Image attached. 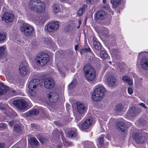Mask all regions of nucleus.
Instances as JSON below:
<instances>
[{
  "label": "nucleus",
  "instance_id": "obj_50",
  "mask_svg": "<svg viewBox=\"0 0 148 148\" xmlns=\"http://www.w3.org/2000/svg\"><path fill=\"white\" fill-rule=\"evenodd\" d=\"M92 41L93 42V44H94V43L95 42H98L97 41V39L94 36H93L92 37Z\"/></svg>",
  "mask_w": 148,
  "mask_h": 148
},
{
  "label": "nucleus",
  "instance_id": "obj_53",
  "mask_svg": "<svg viewBox=\"0 0 148 148\" xmlns=\"http://www.w3.org/2000/svg\"><path fill=\"white\" fill-rule=\"evenodd\" d=\"M14 124V122L13 121H10L9 123V124L10 126H12Z\"/></svg>",
  "mask_w": 148,
  "mask_h": 148
},
{
  "label": "nucleus",
  "instance_id": "obj_8",
  "mask_svg": "<svg viewBox=\"0 0 148 148\" xmlns=\"http://www.w3.org/2000/svg\"><path fill=\"white\" fill-rule=\"evenodd\" d=\"M55 63L56 65L57 69L58 70L60 74L62 75V76H63L64 72L65 71H68L69 69L64 66L63 64V61L62 60L56 59Z\"/></svg>",
  "mask_w": 148,
  "mask_h": 148
},
{
  "label": "nucleus",
  "instance_id": "obj_37",
  "mask_svg": "<svg viewBox=\"0 0 148 148\" xmlns=\"http://www.w3.org/2000/svg\"><path fill=\"white\" fill-rule=\"evenodd\" d=\"M83 114H81L78 113L75 114V117L76 120L77 121H79L83 117Z\"/></svg>",
  "mask_w": 148,
  "mask_h": 148
},
{
  "label": "nucleus",
  "instance_id": "obj_20",
  "mask_svg": "<svg viewBox=\"0 0 148 148\" xmlns=\"http://www.w3.org/2000/svg\"><path fill=\"white\" fill-rule=\"evenodd\" d=\"M48 97L49 98H52L53 102H55L57 101L59 98L58 94L55 92H51L48 95Z\"/></svg>",
  "mask_w": 148,
  "mask_h": 148
},
{
  "label": "nucleus",
  "instance_id": "obj_43",
  "mask_svg": "<svg viewBox=\"0 0 148 148\" xmlns=\"http://www.w3.org/2000/svg\"><path fill=\"white\" fill-rule=\"evenodd\" d=\"M6 127V125L4 123H0V130H2Z\"/></svg>",
  "mask_w": 148,
  "mask_h": 148
},
{
  "label": "nucleus",
  "instance_id": "obj_22",
  "mask_svg": "<svg viewBox=\"0 0 148 148\" xmlns=\"http://www.w3.org/2000/svg\"><path fill=\"white\" fill-rule=\"evenodd\" d=\"M122 80L127 82L130 86H132L133 84L132 79H131L127 76L124 75L122 77Z\"/></svg>",
  "mask_w": 148,
  "mask_h": 148
},
{
  "label": "nucleus",
  "instance_id": "obj_27",
  "mask_svg": "<svg viewBox=\"0 0 148 148\" xmlns=\"http://www.w3.org/2000/svg\"><path fill=\"white\" fill-rule=\"evenodd\" d=\"M121 0H111V2L112 4L113 7L116 8L118 7L121 3Z\"/></svg>",
  "mask_w": 148,
  "mask_h": 148
},
{
  "label": "nucleus",
  "instance_id": "obj_47",
  "mask_svg": "<svg viewBox=\"0 0 148 148\" xmlns=\"http://www.w3.org/2000/svg\"><path fill=\"white\" fill-rule=\"evenodd\" d=\"M87 6L86 5H84L80 8L84 12L87 8Z\"/></svg>",
  "mask_w": 148,
  "mask_h": 148
},
{
  "label": "nucleus",
  "instance_id": "obj_59",
  "mask_svg": "<svg viewBox=\"0 0 148 148\" xmlns=\"http://www.w3.org/2000/svg\"><path fill=\"white\" fill-rule=\"evenodd\" d=\"M103 3H105L106 2V0H103Z\"/></svg>",
  "mask_w": 148,
  "mask_h": 148
},
{
  "label": "nucleus",
  "instance_id": "obj_25",
  "mask_svg": "<svg viewBox=\"0 0 148 148\" xmlns=\"http://www.w3.org/2000/svg\"><path fill=\"white\" fill-rule=\"evenodd\" d=\"M52 24L50 23H47L45 27V29L49 32H53L54 31L52 27Z\"/></svg>",
  "mask_w": 148,
  "mask_h": 148
},
{
  "label": "nucleus",
  "instance_id": "obj_16",
  "mask_svg": "<svg viewBox=\"0 0 148 148\" xmlns=\"http://www.w3.org/2000/svg\"><path fill=\"white\" fill-rule=\"evenodd\" d=\"M44 84L45 88L50 89L53 87L54 82L52 79L49 77L44 79Z\"/></svg>",
  "mask_w": 148,
  "mask_h": 148
},
{
  "label": "nucleus",
  "instance_id": "obj_4",
  "mask_svg": "<svg viewBox=\"0 0 148 148\" xmlns=\"http://www.w3.org/2000/svg\"><path fill=\"white\" fill-rule=\"evenodd\" d=\"M85 77L89 81H93L95 79L96 73L94 69L89 64H86L84 68Z\"/></svg>",
  "mask_w": 148,
  "mask_h": 148
},
{
  "label": "nucleus",
  "instance_id": "obj_54",
  "mask_svg": "<svg viewBox=\"0 0 148 148\" xmlns=\"http://www.w3.org/2000/svg\"><path fill=\"white\" fill-rule=\"evenodd\" d=\"M57 148H62V143H60L57 147Z\"/></svg>",
  "mask_w": 148,
  "mask_h": 148
},
{
  "label": "nucleus",
  "instance_id": "obj_14",
  "mask_svg": "<svg viewBox=\"0 0 148 148\" xmlns=\"http://www.w3.org/2000/svg\"><path fill=\"white\" fill-rule=\"evenodd\" d=\"M141 111L140 108L137 109L134 107H132L130 108L127 112V116L130 117H133L137 115L138 113Z\"/></svg>",
  "mask_w": 148,
  "mask_h": 148
},
{
  "label": "nucleus",
  "instance_id": "obj_7",
  "mask_svg": "<svg viewBox=\"0 0 148 148\" xmlns=\"http://www.w3.org/2000/svg\"><path fill=\"white\" fill-rule=\"evenodd\" d=\"M21 32L26 36H30L34 31L33 27L28 24H23L20 28Z\"/></svg>",
  "mask_w": 148,
  "mask_h": 148
},
{
  "label": "nucleus",
  "instance_id": "obj_9",
  "mask_svg": "<svg viewBox=\"0 0 148 148\" xmlns=\"http://www.w3.org/2000/svg\"><path fill=\"white\" fill-rule=\"evenodd\" d=\"M13 103L21 110L26 109L28 106L27 102L23 99L14 100L13 101Z\"/></svg>",
  "mask_w": 148,
  "mask_h": 148
},
{
  "label": "nucleus",
  "instance_id": "obj_57",
  "mask_svg": "<svg viewBox=\"0 0 148 148\" xmlns=\"http://www.w3.org/2000/svg\"><path fill=\"white\" fill-rule=\"evenodd\" d=\"M58 132V130H55L54 131L53 133V134H54L55 132H56V133H57Z\"/></svg>",
  "mask_w": 148,
  "mask_h": 148
},
{
  "label": "nucleus",
  "instance_id": "obj_5",
  "mask_svg": "<svg viewBox=\"0 0 148 148\" xmlns=\"http://www.w3.org/2000/svg\"><path fill=\"white\" fill-rule=\"evenodd\" d=\"M49 60V55L44 53H41L37 55L36 58L38 65L40 66H43L46 64Z\"/></svg>",
  "mask_w": 148,
  "mask_h": 148
},
{
  "label": "nucleus",
  "instance_id": "obj_31",
  "mask_svg": "<svg viewBox=\"0 0 148 148\" xmlns=\"http://www.w3.org/2000/svg\"><path fill=\"white\" fill-rule=\"evenodd\" d=\"M68 135L69 137H75L77 136V133L75 131L70 130L68 132Z\"/></svg>",
  "mask_w": 148,
  "mask_h": 148
},
{
  "label": "nucleus",
  "instance_id": "obj_30",
  "mask_svg": "<svg viewBox=\"0 0 148 148\" xmlns=\"http://www.w3.org/2000/svg\"><path fill=\"white\" fill-rule=\"evenodd\" d=\"M100 55L101 57L103 59H108L109 57L106 51L104 50H102L100 52Z\"/></svg>",
  "mask_w": 148,
  "mask_h": 148
},
{
  "label": "nucleus",
  "instance_id": "obj_44",
  "mask_svg": "<svg viewBox=\"0 0 148 148\" xmlns=\"http://www.w3.org/2000/svg\"><path fill=\"white\" fill-rule=\"evenodd\" d=\"M84 12L80 9V8L78 11L77 12V14L79 16H81L82 15L83 12Z\"/></svg>",
  "mask_w": 148,
  "mask_h": 148
},
{
  "label": "nucleus",
  "instance_id": "obj_19",
  "mask_svg": "<svg viewBox=\"0 0 148 148\" xmlns=\"http://www.w3.org/2000/svg\"><path fill=\"white\" fill-rule=\"evenodd\" d=\"M106 15V13L104 11L100 10L97 13L95 19L97 21L99 19L102 20L104 18Z\"/></svg>",
  "mask_w": 148,
  "mask_h": 148
},
{
  "label": "nucleus",
  "instance_id": "obj_38",
  "mask_svg": "<svg viewBox=\"0 0 148 148\" xmlns=\"http://www.w3.org/2000/svg\"><path fill=\"white\" fill-rule=\"evenodd\" d=\"M98 142L99 145L100 146H101L103 143V135H101L100 137L98 138Z\"/></svg>",
  "mask_w": 148,
  "mask_h": 148
},
{
  "label": "nucleus",
  "instance_id": "obj_13",
  "mask_svg": "<svg viewBox=\"0 0 148 148\" xmlns=\"http://www.w3.org/2000/svg\"><path fill=\"white\" fill-rule=\"evenodd\" d=\"M14 17V15L8 12L5 13L3 15L2 19L6 23H9L12 21Z\"/></svg>",
  "mask_w": 148,
  "mask_h": 148
},
{
  "label": "nucleus",
  "instance_id": "obj_6",
  "mask_svg": "<svg viewBox=\"0 0 148 148\" xmlns=\"http://www.w3.org/2000/svg\"><path fill=\"white\" fill-rule=\"evenodd\" d=\"M6 93L9 96L15 95L16 94V91L11 89L3 83L0 82V95H3Z\"/></svg>",
  "mask_w": 148,
  "mask_h": 148
},
{
  "label": "nucleus",
  "instance_id": "obj_56",
  "mask_svg": "<svg viewBox=\"0 0 148 148\" xmlns=\"http://www.w3.org/2000/svg\"><path fill=\"white\" fill-rule=\"evenodd\" d=\"M90 48H88L87 49H84V51H90Z\"/></svg>",
  "mask_w": 148,
  "mask_h": 148
},
{
  "label": "nucleus",
  "instance_id": "obj_3",
  "mask_svg": "<svg viewBox=\"0 0 148 148\" xmlns=\"http://www.w3.org/2000/svg\"><path fill=\"white\" fill-rule=\"evenodd\" d=\"M40 84V81L37 79H33L29 83V93L31 96H35L36 95Z\"/></svg>",
  "mask_w": 148,
  "mask_h": 148
},
{
  "label": "nucleus",
  "instance_id": "obj_42",
  "mask_svg": "<svg viewBox=\"0 0 148 148\" xmlns=\"http://www.w3.org/2000/svg\"><path fill=\"white\" fill-rule=\"evenodd\" d=\"M148 52L146 51L141 52L139 53L138 56L140 57L141 56H148Z\"/></svg>",
  "mask_w": 148,
  "mask_h": 148
},
{
  "label": "nucleus",
  "instance_id": "obj_41",
  "mask_svg": "<svg viewBox=\"0 0 148 148\" xmlns=\"http://www.w3.org/2000/svg\"><path fill=\"white\" fill-rule=\"evenodd\" d=\"M60 134L62 137V140L63 141V144L64 145H69V142L67 140L65 139V138H64L63 136V133L62 132H60Z\"/></svg>",
  "mask_w": 148,
  "mask_h": 148
},
{
  "label": "nucleus",
  "instance_id": "obj_17",
  "mask_svg": "<svg viewBox=\"0 0 148 148\" xmlns=\"http://www.w3.org/2000/svg\"><path fill=\"white\" fill-rule=\"evenodd\" d=\"M140 65L143 70H148V58L146 57H143L140 60Z\"/></svg>",
  "mask_w": 148,
  "mask_h": 148
},
{
  "label": "nucleus",
  "instance_id": "obj_15",
  "mask_svg": "<svg viewBox=\"0 0 148 148\" xmlns=\"http://www.w3.org/2000/svg\"><path fill=\"white\" fill-rule=\"evenodd\" d=\"M76 109L78 113L84 114L86 112L87 108L82 103L78 102L76 103Z\"/></svg>",
  "mask_w": 148,
  "mask_h": 148
},
{
  "label": "nucleus",
  "instance_id": "obj_32",
  "mask_svg": "<svg viewBox=\"0 0 148 148\" xmlns=\"http://www.w3.org/2000/svg\"><path fill=\"white\" fill-rule=\"evenodd\" d=\"M53 12L56 13L60 12V9L59 6L55 4H54L53 6Z\"/></svg>",
  "mask_w": 148,
  "mask_h": 148
},
{
  "label": "nucleus",
  "instance_id": "obj_63",
  "mask_svg": "<svg viewBox=\"0 0 148 148\" xmlns=\"http://www.w3.org/2000/svg\"><path fill=\"white\" fill-rule=\"evenodd\" d=\"M14 115H16V112H14Z\"/></svg>",
  "mask_w": 148,
  "mask_h": 148
},
{
  "label": "nucleus",
  "instance_id": "obj_40",
  "mask_svg": "<svg viewBox=\"0 0 148 148\" xmlns=\"http://www.w3.org/2000/svg\"><path fill=\"white\" fill-rule=\"evenodd\" d=\"M101 34L105 36H107L109 34V31L106 28H103Z\"/></svg>",
  "mask_w": 148,
  "mask_h": 148
},
{
  "label": "nucleus",
  "instance_id": "obj_34",
  "mask_svg": "<svg viewBox=\"0 0 148 148\" xmlns=\"http://www.w3.org/2000/svg\"><path fill=\"white\" fill-rule=\"evenodd\" d=\"M77 84V82L75 80H73L68 86L69 88L70 89H73L76 86Z\"/></svg>",
  "mask_w": 148,
  "mask_h": 148
},
{
  "label": "nucleus",
  "instance_id": "obj_45",
  "mask_svg": "<svg viewBox=\"0 0 148 148\" xmlns=\"http://www.w3.org/2000/svg\"><path fill=\"white\" fill-rule=\"evenodd\" d=\"M51 42V40L48 39H46L45 41V43L48 45H50Z\"/></svg>",
  "mask_w": 148,
  "mask_h": 148
},
{
  "label": "nucleus",
  "instance_id": "obj_33",
  "mask_svg": "<svg viewBox=\"0 0 148 148\" xmlns=\"http://www.w3.org/2000/svg\"><path fill=\"white\" fill-rule=\"evenodd\" d=\"M5 47L4 46L0 47V58L3 57L5 55L6 53L4 52Z\"/></svg>",
  "mask_w": 148,
  "mask_h": 148
},
{
  "label": "nucleus",
  "instance_id": "obj_52",
  "mask_svg": "<svg viewBox=\"0 0 148 148\" xmlns=\"http://www.w3.org/2000/svg\"><path fill=\"white\" fill-rule=\"evenodd\" d=\"M62 2H67L68 3L71 2V0H61Z\"/></svg>",
  "mask_w": 148,
  "mask_h": 148
},
{
  "label": "nucleus",
  "instance_id": "obj_58",
  "mask_svg": "<svg viewBox=\"0 0 148 148\" xmlns=\"http://www.w3.org/2000/svg\"><path fill=\"white\" fill-rule=\"evenodd\" d=\"M78 22H79V25H80L81 24V20H79V21H78Z\"/></svg>",
  "mask_w": 148,
  "mask_h": 148
},
{
  "label": "nucleus",
  "instance_id": "obj_64",
  "mask_svg": "<svg viewBox=\"0 0 148 148\" xmlns=\"http://www.w3.org/2000/svg\"><path fill=\"white\" fill-rule=\"evenodd\" d=\"M79 27H80V25H79V26H78L77 27V28L78 29V28H79Z\"/></svg>",
  "mask_w": 148,
  "mask_h": 148
},
{
  "label": "nucleus",
  "instance_id": "obj_23",
  "mask_svg": "<svg viewBox=\"0 0 148 148\" xmlns=\"http://www.w3.org/2000/svg\"><path fill=\"white\" fill-rule=\"evenodd\" d=\"M83 144L84 148H94L95 147V145L92 142L86 141L84 142Z\"/></svg>",
  "mask_w": 148,
  "mask_h": 148
},
{
  "label": "nucleus",
  "instance_id": "obj_49",
  "mask_svg": "<svg viewBox=\"0 0 148 148\" xmlns=\"http://www.w3.org/2000/svg\"><path fill=\"white\" fill-rule=\"evenodd\" d=\"M139 105L145 108H147V107L145 105V104L143 103H140L139 104Z\"/></svg>",
  "mask_w": 148,
  "mask_h": 148
},
{
  "label": "nucleus",
  "instance_id": "obj_12",
  "mask_svg": "<svg viewBox=\"0 0 148 148\" xmlns=\"http://www.w3.org/2000/svg\"><path fill=\"white\" fill-rule=\"evenodd\" d=\"M108 80V85L110 87H114L118 85L116 77L113 74L109 77Z\"/></svg>",
  "mask_w": 148,
  "mask_h": 148
},
{
  "label": "nucleus",
  "instance_id": "obj_11",
  "mask_svg": "<svg viewBox=\"0 0 148 148\" xmlns=\"http://www.w3.org/2000/svg\"><path fill=\"white\" fill-rule=\"evenodd\" d=\"M132 136L133 139L138 144L145 143L147 141V139L145 136H142L138 133H133Z\"/></svg>",
  "mask_w": 148,
  "mask_h": 148
},
{
  "label": "nucleus",
  "instance_id": "obj_1",
  "mask_svg": "<svg viewBox=\"0 0 148 148\" xmlns=\"http://www.w3.org/2000/svg\"><path fill=\"white\" fill-rule=\"evenodd\" d=\"M29 5L32 10L37 13L43 12L45 7V3L40 0H31L29 2Z\"/></svg>",
  "mask_w": 148,
  "mask_h": 148
},
{
  "label": "nucleus",
  "instance_id": "obj_51",
  "mask_svg": "<svg viewBox=\"0 0 148 148\" xmlns=\"http://www.w3.org/2000/svg\"><path fill=\"white\" fill-rule=\"evenodd\" d=\"M5 145L4 143H0V148H3Z\"/></svg>",
  "mask_w": 148,
  "mask_h": 148
},
{
  "label": "nucleus",
  "instance_id": "obj_62",
  "mask_svg": "<svg viewBox=\"0 0 148 148\" xmlns=\"http://www.w3.org/2000/svg\"><path fill=\"white\" fill-rule=\"evenodd\" d=\"M108 63L110 64H112V62L111 61H109L108 62Z\"/></svg>",
  "mask_w": 148,
  "mask_h": 148
},
{
  "label": "nucleus",
  "instance_id": "obj_48",
  "mask_svg": "<svg viewBox=\"0 0 148 148\" xmlns=\"http://www.w3.org/2000/svg\"><path fill=\"white\" fill-rule=\"evenodd\" d=\"M39 140L42 143H44L45 142V139L43 138H40Z\"/></svg>",
  "mask_w": 148,
  "mask_h": 148
},
{
  "label": "nucleus",
  "instance_id": "obj_36",
  "mask_svg": "<svg viewBox=\"0 0 148 148\" xmlns=\"http://www.w3.org/2000/svg\"><path fill=\"white\" fill-rule=\"evenodd\" d=\"M39 111L38 110L34 109L33 110L30 111L29 112V114L31 115H36L38 114L39 113Z\"/></svg>",
  "mask_w": 148,
  "mask_h": 148
},
{
  "label": "nucleus",
  "instance_id": "obj_61",
  "mask_svg": "<svg viewBox=\"0 0 148 148\" xmlns=\"http://www.w3.org/2000/svg\"><path fill=\"white\" fill-rule=\"evenodd\" d=\"M81 124H77V125L80 128V126H81Z\"/></svg>",
  "mask_w": 148,
  "mask_h": 148
},
{
  "label": "nucleus",
  "instance_id": "obj_55",
  "mask_svg": "<svg viewBox=\"0 0 148 148\" xmlns=\"http://www.w3.org/2000/svg\"><path fill=\"white\" fill-rule=\"evenodd\" d=\"M78 45H76L75 46V50H77L78 49Z\"/></svg>",
  "mask_w": 148,
  "mask_h": 148
},
{
  "label": "nucleus",
  "instance_id": "obj_28",
  "mask_svg": "<svg viewBox=\"0 0 148 148\" xmlns=\"http://www.w3.org/2000/svg\"><path fill=\"white\" fill-rule=\"evenodd\" d=\"M123 107L122 104H119L117 105L115 107V111L117 114L122 111Z\"/></svg>",
  "mask_w": 148,
  "mask_h": 148
},
{
  "label": "nucleus",
  "instance_id": "obj_2",
  "mask_svg": "<svg viewBox=\"0 0 148 148\" xmlns=\"http://www.w3.org/2000/svg\"><path fill=\"white\" fill-rule=\"evenodd\" d=\"M105 91V88L103 85H97L95 86V89L92 94V99L96 101H100L102 99Z\"/></svg>",
  "mask_w": 148,
  "mask_h": 148
},
{
  "label": "nucleus",
  "instance_id": "obj_29",
  "mask_svg": "<svg viewBox=\"0 0 148 148\" xmlns=\"http://www.w3.org/2000/svg\"><path fill=\"white\" fill-rule=\"evenodd\" d=\"M13 130L14 131L17 132L18 133H21L22 131L21 128V126L17 124H15L14 125L13 128Z\"/></svg>",
  "mask_w": 148,
  "mask_h": 148
},
{
  "label": "nucleus",
  "instance_id": "obj_21",
  "mask_svg": "<svg viewBox=\"0 0 148 148\" xmlns=\"http://www.w3.org/2000/svg\"><path fill=\"white\" fill-rule=\"evenodd\" d=\"M117 127L119 130L122 132H124L127 130L125 124L123 123L119 122L117 123Z\"/></svg>",
  "mask_w": 148,
  "mask_h": 148
},
{
  "label": "nucleus",
  "instance_id": "obj_35",
  "mask_svg": "<svg viewBox=\"0 0 148 148\" xmlns=\"http://www.w3.org/2000/svg\"><path fill=\"white\" fill-rule=\"evenodd\" d=\"M93 44L94 47L97 50H99L101 49V46L99 42H95Z\"/></svg>",
  "mask_w": 148,
  "mask_h": 148
},
{
  "label": "nucleus",
  "instance_id": "obj_60",
  "mask_svg": "<svg viewBox=\"0 0 148 148\" xmlns=\"http://www.w3.org/2000/svg\"><path fill=\"white\" fill-rule=\"evenodd\" d=\"M39 23L40 24V23H42V21H39Z\"/></svg>",
  "mask_w": 148,
  "mask_h": 148
},
{
  "label": "nucleus",
  "instance_id": "obj_24",
  "mask_svg": "<svg viewBox=\"0 0 148 148\" xmlns=\"http://www.w3.org/2000/svg\"><path fill=\"white\" fill-rule=\"evenodd\" d=\"M51 24H52V27L54 31L58 30L59 26V23L57 21H53L50 22Z\"/></svg>",
  "mask_w": 148,
  "mask_h": 148
},
{
  "label": "nucleus",
  "instance_id": "obj_18",
  "mask_svg": "<svg viewBox=\"0 0 148 148\" xmlns=\"http://www.w3.org/2000/svg\"><path fill=\"white\" fill-rule=\"evenodd\" d=\"M92 122V118L91 117H89L86 119L82 124V129H88L91 125Z\"/></svg>",
  "mask_w": 148,
  "mask_h": 148
},
{
  "label": "nucleus",
  "instance_id": "obj_46",
  "mask_svg": "<svg viewBox=\"0 0 148 148\" xmlns=\"http://www.w3.org/2000/svg\"><path fill=\"white\" fill-rule=\"evenodd\" d=\"M128 92L129 94L131 95L133 93V90L131 88L129 87L128 88Z\"/></svg>",
  "mask_w": 148,
  "mask_h": 148
},
{
  "label": "nucleus",
  "instance_id": "obj_26",
  "mask_svg": "<svg viewBox=\"0 0 148 148\" xmlns=\"http://www.w3.org/2000/svg\"><path fill=\"white\" fill-rule=\"evenodd\" d=\"M29 143L32 145L37 146L38 144V142L36 138H31L29 141Z\"/></svg>",
  "mask_w": 148,
  "mask_h": 148
},
{
  "label": "nucleus",
  "instance_id": "obj_10",
  "mask_svg": "<svg viewBox=\"0 0 148 148\" xmlns=\"http://www.w3.org/2000/svg\"><path fill=\"white\" fill-rule=\"evenodd\" d=\"M29 69L28 64L27 63H22L20 64L19 67V73L21 76H24L28 73Z\"/></svg>",
  "mask_w": 148,
  "mask_h": 148
},
{
  "label": "nucleus",
  "instance_id": "obj_39",
  "mask_svg": "<svg viewBox=\"0 0 148 148\" xmlns=\"http://www.w3.org/2000/svg\"><path fill=\"white\" fill-rule=\"evenodd\" d=\"M6 34L5 32L0 33V41L4 40L5 38Z\"/></svg>",
  "mask_w": 148,
  "mask_h": 148
}]
</instances>
